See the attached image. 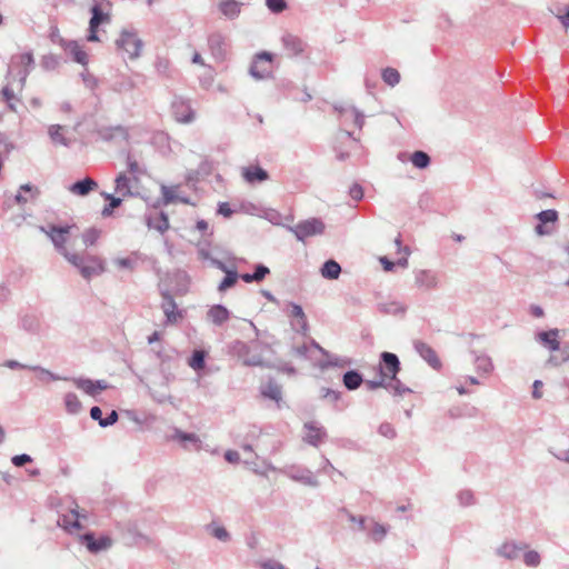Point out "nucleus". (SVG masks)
<instances>
[{
    "label": "nucleus",
    "mask_w": 569,
    "mask_h": 569,
    "mask_svg": "<svg viewBox=\"0 0 569 569\" xmlns=\"http://www.w3.org/2000/svg\"><path fill=\"white\" fill-rule=\"evenodd\" d=\"M400 371V361L396 353L385 351L380 355L379 363V376L386 378L390 385L391 390L395 395L402 396L411 392V390L403 386V383L397 379V375Z\"/></svg>",
    "instance_id": "1"
},
{
    "label": "nucleus",
    "mask_w": 569,
    "mask_h": 569,
    "mask_svg": "<svg viewBox=\"0 0 569 569\" xmlns=\"http://www.w3.org/2000/svg\"><path fill=\"white\" fill-rule=\"evenodd\" d=\"M62 256L79 270L84 279L89 280L104 271L103 262L98 257H84L77 253H71L68 250L63 252Z\"/></svg>",
    "instance_id": "2"
},
{
    "label": "nucleus",
    "mask_w": 569,
    "mask_h": 569,
    "mask_svg": "<svg viewBox=\"0 0 569 569\" xmlns=\"http://www.w3.org/2000/svg\"><path fill=\"white\" fill-rule=\"evenodd\" d=\"M326 224L320 218H309L298 222L293 227H288L298 241H305L309 237L319 236L325 232Z\"/></svg>",
    "instance_id": "3"
},
{
    "label": "nucleus",
    "mask_w": 569,
    "mask_h": 569,
    "mask_svg": "<svg viewBox=\"0 0 569 569\" xmlns=\"http://www.w3.org/2000/svg\"><path fill=\"white\" fill-rule=\"evenodd\" d=\"M72 228H76L74 224H54L48 223L47 226L40 227V230L46 233L51 242L53 243L56 250L62 254L67 251L66 242L68 240V236Z\"/></svg>",
    "instance_id": "4"
},
{
    "label": "nucleus",
    "mask_w": 569,
    "mask_h": 569,
    "mask_svg": "<svg viewBox=\"0 0 569 569\" xmlns=\"http://www.w3.org/2000/svg\"><path fill=\"white\" fill-rule=\"evenodd\" d=\"M272 60L273 54L271 52H258L249 67V74L256 80H263L269 78L271 76L270 63Z\"/></svg>",
    "instance_id": "5"
},
{
    "label": "nucleus",
    "mask_w": 569,
    "mask_h": 569,
    "mask_svg": "<svg viewBox=\"0 0 569 569\" xmlns=\"http://www.w3.org/2000/svg\"><path fill=\"white\" fill-rule=\"evenodd\" d=\"M116 44L119 50L128 53L130 59L138 58L143 46L142 40L137 37L136 32L126 29L121 31Z\"/></svg>",
    "instance_id": "6"
},
{
    "label": "nucleus",
    "mask_w": 569,
    "mask_h": 569,
    "mask_svg": "<svg viewBox=\"0 0 569 569\" xmlns=\"http://www.w3.org/2000/svg\"><path fill=\"white\" fill-rule=\"evenodd\" d=\"M317 349L319 350L326 359L319 361V366L321 369H326L328 367H340L343 368L345 366L349 365V361L339 357H333L327 353L316 342H312L311 346H308L303 343L302 346L297 347L295 350L299 356L308 357L309 352L311 350Z\"/></svg>",
    "instance_id": "7"
},
{
    "label": "nucleus",
    "mask_w": 569,
    "mask_h": 569,
    "mask_svg": "<svg viewBox=\"0 0 569 569\" xmlns=\"http://www.w3.org/2000/svg\"><path fill=\"white\" fill-rule=\"evenodd\" d=\"M96 133L102 141L114 144L128 142L130 137L128 128L121 124L101 126L97 128Z\"/></svg>",
    "instance_id": "8"
},
{
    "label": "nucleus",
    "mask_w": 569,
    "mask_h": 569,
    "mask_svg": "<svg viewBox=\"0 0 569 569\" xmlns=\"http://www.w3.org/2000/svg\"><path fill=\"white\" fill-rule=\"evenodd\" d=\"M160 283H164L163 288H169L171 295L183 296L189 288V276L183 270H176L172 273H168Z\"/></svg>",
    "instance_id": "9"
},
{
    "label": "nucleus",
    "mask_w": 569,
    "mask_h": 569,
    "mask_svg": "<svg viewBox=\"0 0 569 569\" xmlns=\"http://www.w3.org/2000/svg\"><path fill=\"white\" fill-rule=\"evenodd\" d=\"M302 432V440L316 448L322 445L328 438L326 428L317 421L305 422Z\"/></svg>",
    "instance_id": "10"
},
{
    "label": "nucleus",
    "mask_w": 569,
    "mask_h": 569,
    "mask_svg": "<svg viewBox=\"0 0 569 569\" xmlns=\"http://www.w3.org/2000/svg\"><path fill=\"white\" fill-rule=\"evenodd\" d=\"M111 6L109 0H94L90 8L91 18L89 24L92 28H99L103 23H109L111 21Z\"/></svg>",
    "instance_id": "11"
},
{
    "label": "nucleus",
    "mask_w": 569,
    "mask_h": 569,
    "mask_svg": "<svg viewBox=\"0 0 569 569\" xmlns=\"http://www.w3.org/2000/svg\"><path fill=\"white\" fill-rule=\"evenodd\" d=\"M171 112L177 122L190 123L194 119V111L190 102L182 97H174L171 102Z\"/></svg>",
    "instance_id": "12"
},
{
    "label": "nucleus",
    "mask_w": 569,
    "mask_h": 569,
    "mask_svg": "<svg viewBox=\"0 0 569 569\" xmlns=\"http://www.w3.org/2000/svg\"><path fill=\"white\" fill-rule=\"evenodd\" d=\"M80 542L87 547L91 553H98L112 547V539L109 536L96 538L93 532H86L79 537Z\"/></svg>",
    "instance_id": "13"
},
{
    "label": "nucleus",
    "mask_w": 569,
    "mask_h": 569,
    "mask_svg": "<svg viewBox=\"0 0 569 569\" xmlns=\"http://www.w3.org/2000/svg\"><path fill=\"white\" fill-rule=\"evenodd\" d=\"M359 528L360 530L368 531L370 538L377 543L385 539L389 530L388 526L381 525L375 519L367 517H359Z\"/></svg>",
    "instance_id": "14"
},
{
    "label": "nucleus",
    "mask_w": 569,
    "mask_h": 569,
    "mask_svg": "<svg viewBox=\"0 0 569 569\" xmlns=\"http://www.w3.org/2000/svg\"><path fill=\"white\" fill-rule=\"evenodd\" d=\"M164 283H159V290L162 297L161 308L166 316V320H177L182 317V311L178 309V306L171 295L169 288H163Z\"/></svg>",
    "instance_id": "15"
},
{
    "label": "nucleus",
    "mask_w": 569,
    "mask_h": 569,
    "mask_svg": "<svg viewBox=\"0 0 569 569\" xmlns=\"http://www.w3.org/2000/svg\"><path fill=\"white\" fill-rule=\"evenodd\" d=\"M169 439L179 442L186 450L199 451L202 447V441L198 435L192 432H184L179 428H173V433L169 437Z\"/></svg>",
    "instance_id": "16"
},
{
    "label": "nucleus",
    "mask_w": 569,
    "mask_h": 569,
    "mask_svg": "<svg viewBox=\"0 0 569 569\" xmlns=\"http://www.w3.org/2000/svg\"><path fill=\"white\" fill-rule=\"evenodd\" d=\"M12 64L19 66L20 69L18 70V77H19V83L22 88L27 81L28 76L30 74L31 70L34 67V58L32 52H24L22 54H18L12 57Z\"/></svg>",
    "instance_id": "17"
},
{
    "label": "nucleus",
    "mask_w": 569,
    "mask_h": 569,
    "mask_svg": "<svg viewBox=\"0 0 569 569\" xmlns=\"http://www.w3.org/2000/svg\"><path fill=\"white\" fill-rule=\"evenodd\" d=\"M73 385L84 391L87 395L94 397L99 392L109 388V385L104 380H91L88 378H73Z\"/></svg>",
    "instance_id": "18"
},
{
    "label": "nucleus",
    "mask_w": 569,
    "mask_h": 569,
    "mask_svg": "<svg viewBox=\"0 0 569 569\" xmlns=\"http://www.w3.org/2000/svg\"><path fill=\"white\" fill-rule=\"evenodd\" d=\"M538 223L535 227L536 232L539 236H546L551 233V229L547 227V223H555L558 221L559 214L555 209L542 210L536 214Z\"/></svg>",
    "instance_id": "19"
},
{
    "label": "nucleus",
    "mask_w": 569,
    "mask_h": 569,
    "mask_svg": "<svg viewBox=\"0 0 569 569\" xmlns=\"http://www.w3.org/2000/svg\"><path fill=\"white\" fill-rule=\"evenodd\" d=\"M208 46L212 57L217 61H223L227 56V43L224 41V37L219 33H212L208 37Z\"/></svg>",
    "instance_id": "20"
},
{
    "label": "nucleus",
    "mask_w": 569,
    "mask_h": 569,
    "mask_svg": "<svg viewBox=\"0 0 569 569\" xmlns=\"http://www.w3.org/2000/svg\"><path fill=\"white\" fill-rule=\"evenodd\" d=\"M413 347L419 356L426 360L431 368L437 370L441 368V361L439 360L436 351L430 346L421 340H415Z\"/></svg>",
    "instance_id": "21"
},
{
    "label": "nucleus",
    "mask_w": 569,
    "mask_h": 569,
    "mask_svg": "<svg viewBox=\"0 0 569 569\" xmlns=\"http://www.w3.org/2000/svg\"><path fill=\"white\" fill-rule=\"evenodd\" d=\"M281 41L289 57H298L306 49V42L299 37L291 33L283 34Z\"/></svg>",
    "instance_id": "22"
},
{
    "label": "nucleus",
    "mask_w": 569,
    "mask_h": 569,
    "mask_svg": "<svg viewBox=\"0 0 569 569\" xmlns=\"http://www.w3.org/2000/svg\"><path fill=\"white\" fill-rule=\"evenodd\" d=\"M242 177L248 183L254 184L267 181L269 179V173L266 169L259 164H256L244 167L242 169Z\"/></svg>",
    "instance_id": "23"
},
{
    "label": "nucleus",
    "mask_w": 569,
    "mask_h": 569,
    "mask_svg": "<svg viewBox=\"0 0 569 569\" xmlns=\"http://www.w3.org/2000/svg\"><path fill=\"white\" fill-rule=\"evenodd\" d=\"M98 188V182L90 178L86 177L83 179L77 180L69 187V191L73 194L86 197L91 191L96 190Z\"/></svg>",
    "instance_id": "24"
},
{
    "label": "nucleus",
    "mask_w": 569,
    "mask_h": 569,
    "mask_svg": "<svg viewBox=\"0 0 569 569\" xmlns=\"http://www.w3.org/2000/svg\"><path fill=\"white\" fill-rule=\"evenodd\" d=\"M63 49L69 52L72 57L73 61L86 67L88 64V54L74 40H69V42L63 47Z\"/></svg>",
    "instance_id": "25"
},
{
    "label": "nucleus",
    "mask_w": 569,
    "mask_h": 569,
    "mask_svg": "<svg viewBox=\"0 0 569 569\" xmlns=\"http://www.w3.org/2000/svg\"><path fill=\"white\" fill-rule=\"evenodd\" d=\"M559 330L542 331L537 335L538 341L551 351L559 350Z\"/></svg>",
    "instance_id": "26"
},
{
    "label": "nucleus",
    "mask_w": 569,
    "mask_h": 569,
    "mask_svg": "<svg viewBox=\"0 0 569 569\" xmlns=\"http://www.w3.org/2000/svg\"><path fill=\"white\" fill-rule=\"evenodd\" d=\"M416 283L420 288L432 289L437 287L438 279L430 270H420L416 273Z\"/></svg>",
    "instance_id": "27"
},
{
    "label": "nucleus",
    "mask_w": 569,
    "mask_h": 569,
    "mask_svg": "<svg viewBox=\"0 0 569 569\" xmlns=\"http://www.w3.org/2000/svg\"><path fill=\"white\" fill-rule=\"evenodd\" d=\"M378 310L382 316L402 317L406 307L398 301L381 302L378 305Z\"/></svg>",
    "instance_id": "28"
},
{
    "label": "nucleus",
    "mask_w": 569,
    "mask_h": 569,
    "mask_svg": "<svg viewBox=\"0 0 569 569\" xmlns=\"http://www.w3.org/2000/svg\"><path fill=\"white\" fill-rule=\"evenodd\" d=\"M146 221L149 228H153L161 233L166 232L170 227L168 214L164 211H160L154 218L147 216Z\"/></svg>",
    "instance_id": "29"
},
{
    "label": "nucleus",
    "mask_w": 569,
    "mask_h": 569,
    "mask_svg": "<svg viewBox=\"0 0 569 569\" xmlns=\"http://www.w3.org/2000/svg\"><path fill=\"white\" fill-rule=\"evenodd\" d=\"M114 191L120 193L122 197H136L138 192H132L130 187V179L124 172H121L117 176L114 180Z\"/></svg>",
    "instance_id": "30"
},
{
    "label": "nucleus",
    "mask_w": 569,
    "mask_h": 569,
    "mask_svg": "<svg viewBox=\"0 0 569 569\" xmlns=\"http://www.w3.org/2000/svg\"><path fill=\"white\" fill-rule=\"evenodd\" d=\"M81 515L77 510H71L70 515H63L59 518L58 525L63 527L67 531L81 529L79 518Z\"/></svg>",
    "instance_id": "31"
},
{
    "label": "nucleus",
    "mask_w": 569,
    "mask_h": 569,
    "mask_svg": "<svg viewBox=\"0 0 569 569\" xmlns=\"http://www.w3.org/2000/svg\"><path fill=\"white\" fill-rule=\"evenodd\" d=\"M241 6L237 0H223L219 3V9L224 17L232 20L240 14Z\"/></svg>",
    "instance_id": "32"
},
{
    "label": "nucleus",
    "mask_w": 569,
    "mask_h": 569,
    "mask_svg": "<svg viewBox=\"0 0 569 569\" xmlns=\"http://www.w3.org/2000/svg\"><path fill=\"white\" fill-rule=\"evenodd\" d=\"M320 273L325 279L336 280L341 273V267L336 260L329 259L321 266Z\"/></svg>",
    "instance_id": "33"
},
{
    "label": "nucleus",
    "mask_w": 569,
    "mask_h": 569,
    "mask_svg": "<svg viewBox=\"0 0 569 569\" xmlns=\"http://www.w3.org/2000/svg\"><path fill=\"white\" fill-rule=\"evenodd\" d=\"M261 395L274 401H280L282 396L281 386L274 380H269L261 387Z\"/></svg>",
    "instance_id": "34"
},
{
    "label": "nucleus",
    "mask_w": 569,
    "mask_h": 569,
    "mask_svg": "<svg viewBox=\"0 0 569 569\" xmlns=\"http://www.w3.org/2000/svg\"><path fill=\"white\" fill-rule=\"evenodd\" d=\"M146 258L141 252L133 251L129 257L117 259L116 263L122 269L134 270L138 261H143Z\"/></svg>",
    "instance_id": "35"
},
{
    "label": "nucleus",
    "mask_w": 569,
    "mask_h": 569,
    "mask_svg": "<svg viewBox=\"0 0 569 569\" xmlns=\"http://www.w3.org/2000/svg\"><path fill=\"white\" fill-rule=\"evenodd\" d=\"M342 381L348 390H356L361 386L363 379L358 371L349 370L343 375Z\"/></svg>",
    "instance_id": "36"
},
{
    "label": "nucleus",
    "mask_w": 569,
    "mask_h": 569,
    "mask_svg": "<svg viewBox=\"0 0 569 569\" xmlns=\"http://www.w3.org/2000/svg\"><path fill=\"white\" fill-rule=\"evenodd\" d=\"M224 273H226V276L223 277V279L220 281V283L218 286L219 292H226L228 289L234 287L239 279V273L234 269H230Z\"/></svg>",
    "instance_id": "37"
},
{
    "label": "nucleus",
    "mask_w": 569,
    "mask_h": 569,
    "mask_svg": "<svg viewBox=\"0 0 569 569\" xmlns=\"http://www.w3.org/2000/svg\"><path fill=\"white\" fill-rule=\"evenodd\" d=\"M525 547L526 546H518L513 542H506L499 548L498 552L500 556L512 560L518 558L519 552L523 550Z\"/></svg>",
    "instance_id": "38"
},
{
    "label": "nucleus",
    "mask_w": 569,
    "mask_h": 569,
    "mask_svg": "<svg viewBox=\"0 0 569 569\" xmlns=\"http://www.w3.org/2000/svg\"><path fill=\"white\" fill-rule=\"evenodd\" d=\"M62 129L60 124H51L48 129L49 137L52 142L69 147L71 141L61 133Z\"/></svg>",
    "instance_id": "39"
},
{
    "label": "nucleus",
    "mask_w": 569,
    "mask_h": 569,
    "mask_svg": "<svg viewBox=\"0 0 569 569\" xmlns=\"http://www.w3.org/2000/svg\"><path fill=\"white\" fill-rule=\"evenodd\" d=\"M320 397L325 400H328L330 403H333L337 410H343L346 408V406H339L341 392L338 390L321 388Z\"/></svg>",
    "instance_id": "40"
},
{
    "label": "nucleus",
    "mask_w": 569,
    "mask_h": 569,
    "mask_svg": "<svg viewBox=\"0 0 569 569\" xmlns=\"http://www.w3.org/2000/svg\"><path fill=\"white\" fill-rule=\"evenodd\" d=\"M410 161L417 169H426L429 167L431 158L427 152L417 150L411 154Z\"/></svg>",
    "instance_id": "41"
},
{
    "label": "nucleus",
    "mask_w": 569,
    "mask_h": 569,
    "mask_svg": "<svg viewBox=\"0 0 569 569\" xmlns=\"http://www.w3.org/2000/svg\"><path fill=\"white\" fill-rule=\"evenodd\" d=\"M383 82L390 87H395L400 82V73L397 69L387 67L381 71Z\"/></svg>",
    "instance_id": "42"
},
{
    "label": "nucleus",
    "mask_w": 569,
    "mask_h": 569,
    "mask_svg": "<svg viewBox=\"0 0 569 569\" xmlns=\"http://www.w3.org/2000/svg\"><path fill=\"white\" fill-rule=\"evenodd\" d=\"M64 405H66L67 411L72 415L78 413L82 408L80 400L78 399L77 395L73 392H68L64 396Z\"/></svg>",
    "instance_id": "43"
},
{
    "label": "nucleus",
    "mask_w": 569,
    "mask_h": 569,
    "mask_svg": "<svg viewBox=\"0 0 569 569\" xmlns=\"http://www.w3.org/2000/svg\"><path fill=\"white\" fill-rule=\"evenodd\" d=\"M230 312L223 305H214L208 311L209 320H229Z\"/></svg>",
    "instance_id": "44"
},
{
    "label": "nucleus",
    "mask_w": 569,
    "mask_h": 569,
    "mask_svg": "<svg viewBox=\"0 0 569 569\" xmlns=\"http://www.w3.org/2000/svg\"><path fill=\"white\" fill-rule=\"evenodd\" d=\"M188 365L196 371L202 370L206 366V352L203 350H194Z\"/></svg>",
    "instance_id": "45"
},
{
    "label": "nucleus",
    "mask_w": 569,
    "mask_h": 569,
    "mask_svg": "<svg viewBox=\"0 0 569 569\" xmlns=\"http://www.w3.org/2000/svg\"><path fill=\"white\" fill-rule=\"evenodd\" d=\"M134 87L133 81L124 76L119 77L112 83V90L119 93L128 92L132 90Z\"/></svg>",
    "instance_id": "46"
},
{
    "label": "nucleus",
    "mask_w": 569,
    "mask_h": 569,
    "mask_svg": "<svg viewBox=\"0 0 569 569\" xmlns=\"http://www.w3.org/2000/svg\"><path fill=\"white\" fill-rule=\"evenodd\" d=\"M283 312L288 318H298L305 320V312L300 305L295 302H286L283 306Z\"/></svg>",
    "instance_id": "47"
},
{
    "label": "nucleus",
    "mask_w": 569,
    "mask_h": 569,
    "mask_svg": "<svg viewBox=\"0 0 569 569\" xmlns=\"http://www.w3.org/2000/svg\"><path fill=\"white\" fill-rule=\"evenodd\" d=\"M291 478L295 480L301 481L306 485H309V486L318 485L317 479L313 477L312 472L309 470L297 471L295 473H291Z\"/></svg>",
    "instance_id": "48"
},
{
    "label": "nucleus",
    "mask_w": 569,
    "mask_h": 569,
    "mask_svg": "<svg viewBox=\"0 0 569 569\" xmlns=\"http://www.w3.org/2000/svg\"><path fill=\"white\" fill-rule=\"evenodd\" d=\"M40 64L42 69L51 71L59 67L60 58L56 54L49 53L42 57Z\"/></svg>",
    "instance_id": "49"
},
{
    "label": "nucleus",
    "mask_w": 569,
    "mask_h": 569,
    "mask_svg": "<svg viewBox=\"0 0 569 569\" xmlns=\"http://www.w3.org/2000/svg\"><path fill=\"white\" fill-rule=\"evenodd\" d=\"M476 368L479 372L489 373L493 369L491 359L487 356H478L475 359Z\"/></svg>",
    "instance_id": "50"
},
{
    "label": "nucleus",
    "mask_w": 569,
    "mask_h": 569,
    "mask_svg": "<svg viewBox=\"0 0 569 569\" xmlns=\"http://www.w3.org/2000/svg\"><path fill=\"white\" fill-rule=\"evenodd\" d=\"M161 191H162V198H159L160 203L168 206L170 203H174L178 201L179 196H177L176 192L171 188L162 184Z\"/></svg>",
    "instance_id": "51"
},
{
    "label": "nucleus",
    "mask_w": 569,
    "mask_h": 569,
    "mask_svg": "<svg viewBox=\"0 0 569 569\" xmlns=\"http://www.w3.org/2000/svg\"><path fill=\"white\" fill-rule=\"evenodd\" d=\"M100 234H101V231L94 227L87 229L82 233L83 243L87 247L93 246L97 242V240L99 239Z\"/></svg>",
    "instance_id": "52"
},
{
    "label": "nucleus",
    "mask_w": 569,
    "mask_h": 569,
    "mask_svg": "<svg viewBox=\"0 0 569 569\" xmlns=\"http://www.w3.org/2000/svg\"><path fill=\"white\" fill-rule=\"evenodd\" d=\"M266 6L274 14H279L288 8L286 0H266Z\"/></svg>",
    "instance_id": "53"
},
{
    "label": "nucleus",
    "mask_w": 569,
    "mask_h": 569,
    "mask_svg": "<svg viewBox=\"0 0 569 569\" xmlns=\"http://www.w3.org/2000/svg\"><path fill=\"white\" fill-rule=\"evenodd\" d=\"M123 198H112L111 201L103 207L101 214L103 218L111 217L116 208H119L122 204Z\"/></svg>",
    "instance_id": "54"
},
{
    "label": "nucleus",
    "mask_w": 569,
    "mask_h": 569,
    "mask_svg": "<svg viewBox=\"0 0 569 569\" xmlns=\"http://www.w3.org/2000/svg\"><path fill=\"white\" fill-rule=\"evenodd\" d=\"M366 387L369 390H376V389H379V388H386L388 390H391L390 382L386 378H383L382 376H379V379H377V380H367L366 381Z\"/></svg>",
    "instance_id": "55"
},
{
    "label": "nucleus",
    "mask_w": 569,
    "mask_h": 569,
    "mask_svg": "<svg viewBox=\"0 0 569 569\" xmlns=\"http://www.w3.org/2000/svg\"><path fill=\"white\" fill-rule=\"evenodd\" d=\"M269 273L270 269L263 263L254 264L252 274L257 283L261 282Z\"/></svg>",
    "instance_id": "56"
},
{
    "label": "nucleus",
    "mask_w": 569,
    "mask_h": 569,
    "mask_svg": "<svg viewBox=\"0 0 569 569\" xmlns=\"http://www.w3.org/2000/svg\"><path fill=\"white\" fill-rule=\"evenodd\" d=\"M30 370L38 372L39 379L41 381L59 380L60 379V377H58L57 375H54V373L50 372L49 370L41 368L39 366H32V367H30Z\"/></svg>",
    "instance_id": "57"
},
{
    "label": "nucleus",
    "mask_w": 569,
    "mask_h": 569,
    "mask_svg": "<svg viewBox=\"0 0 569 569\" xmlns=\"http://www.w3.org/2000/svg\"><path fill=\"white\" fill-rule=\"evenodd\" d=\"M378 432L379 435L388 439H393L397 436L396 429L389 422H382L378 428Z\"/></svg>",
    "instance_id": "58"
},
{
    "label": "nucleus",
    "mask_w": 569,
    "mask_h": 569,
    "mask_svg": "<svg viewBox=\"0 0 569 569\" xmlns=\"http://www.w3.org/2000/svg\"><path fill=\"white\" fill-rule=\"evenodd\" d=\"M523 561L529 567H537L540 563V555L535 550H529L525 552Z\"/></svg>",
    "instance_id": "59"
},
{
    "label": "nucleus",
    "mask_w": 569,
    "mask_h": 569,
    "mask_svg": "<svg viewBox=\"0 0 569 569\" xmlns=\"http://www.w3.org/2000/svg\"><path fill=\"white\" fill-rule=\"evenodd\" d=\"M80 77L84 86L91 90L94 89L99 83V80L93 74L89 73L87 69L80 73Z\"/></svg>",
    "instance_id": "60"
},
{
    "label": "nucleus",
    "mask_w": 569,
    "mask_h": 569,
    "mask_svg": "<svg viewBox=\"0 0 569 569\" xmlns=\"http://www.w3.org/2000/svg\"><path fill=\"white\" fill-rule=\"evenodd\" d=\"M127 167L128 171L133 176L144 173V170L140 168L138 161L130 153L127 156Z\"/></svg>",
    "instance_id": "61"
},
{
    "label": "nucleus",
    "mask_w": 569,
    "mask_h": 569,
    "mask_svg": "<svg viewBox=\"0 0 569 569\" xmlns=\"http://www.w3.org/2000/svg\"><path fill=\"white\" fill-rule=\"evenodd\" d=\"M49 38L53 43H57L62 48L69 42V40H66L61 37L60 31L56 26L51 27Z\"/></svg>",
    "instance_id": "62"
},
{
    "label": "nucleus",
    "mask_w": 569,
    "mask_h": 569,
    "mask_svg": "<svg viewBox=\"0 0 569 569\" xmlns=\"http://www.w3.org/2000/svg\"><path fill=\"white\" fill-rule=\"evenodd\" d=\"M363 188L362 186H360L359 183H353L350 189H349V196L355 200V201H360L362 198H363Z\"/></svg>",
    "instance_id": "63"
},
{
    "label": "nucleus",
    "mask_w": 569,
    "mask_h": 569,
    "mask_svg": "<svg viewBox=\"0 0 569 569\" xmlns=\"http://www.w3.org/2000/svg\"><path fill=\"white\" fill-rule=\"evenodd\" d=\"M458 499L462 506H470L473 503V493L470 490H462L458 495Z\"/></svg>",
    "instance_id": "64"
}]
</instances>
